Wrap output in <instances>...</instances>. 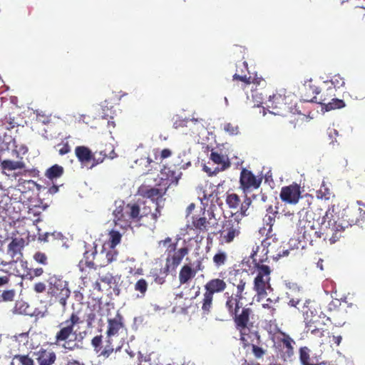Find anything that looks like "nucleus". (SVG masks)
<instances>
[{
    "label": "nucleus",
    "instance_id": "864d4df0",
    "mask_svg": "<svg viewBox=\"0 0 365 365\" xmlns=\"http://www.w3.org/2000/svg\"><path fill=\"white\" fill-rule=\"evenodd\" d=\"M57 146L60 147V148L58 149V153L61 155H66L71 151V147L68 142L62 144H58Z\"/></svg>",
    "mask_w": 365,
    "mask_h": 365
},
{
    "label": "nucleus",
    "instance_id": "774afa93",
    "mask_svg": "<svg viewBox=\"0 0 365 365\" xmlns=\"http://www.w3.org/2000/svg\"><path fill=\"white\" fill-rule=\"evenodd\" d=\"M172 240L170 237H166L165 240H161L160 242V243L163 244L164 246H166L168 245V246L170 244H173V242H171Z\"/></svg>",
    "mask_w": 365,
    "mask_h": 365
},
{
    "label": "nucleus",
    "instance_id": "72a5a7b5",
    "mask_svg": "<svg viewBox=\"0 0 365 365\" xmlns=\"http://www.w3.org/2000/svg\"><path fill=\"white\" fill-rule=\"evenodd\" d=\"M134 290L137 292L138 298H143L148 289V282L143 278L137 279L133 285Z\"/></svg>",
    "mask_w": 365,
    "mask_h": 365
},
{
    "label": "nucleus",
    "instance_id": "79ce46f5",
    "mask_svg": "<svg viewBox=\"0 0 365 365\" xmlns=\"http://www.w3.org/2000/svg\"><path fill=\"white\" fill-rule=\"evenodd\" d=\"M14 360L18 361V365H34V360L28 355H15Z\"/></svg>",
    "mask_w": 365,
    "mask_h": 365
},
{
    "label": "nucleus",
    "instance_id": "2eb2a0df",
    "mask_svg": "<svg viewBox=\"0 0 365 365\" xmlns=\"http://www.w3.org/2000/svg\"><path fill=\"white\" fill-rule=\"evenodd\" d=\"M267 106L272 109L270 112L273 114L282 115L284 111L289 108L287 97L282 93H274L269 96Z\"/></svg>",
    "mask_w": 365,
    "mask_h": 365
},
{
    "label": "nucleus",
    "instance_id": "e2e57ef3",
    "mask_svg": "<svg viewBox=\"0 0 365 365\" xmlns=\"http://www.w3.org/2000/svg\"><path fill=\"white\" fill-rule=\"evenodd\" d=\"M112 279H113V277L111 275L101 277V282H106L108 284H110L111 282Z\"/></svg>",
    "mask_w": 365,
    "mask_h": 365
},
{
    "label": "nucleus",
    "instance_id": "052dcab7",
    "mask_svg": "<svg viewBox=\"0 0 365 365\" xmlns=\"http://www.w3.org/2000/svg\"><path fill=\"white\" fill-rule=\"evenodd\" d=\"M96 318V314L93 312H91L86 315V322L88 325H91Z\"/></svg>",
    "mask_w": 365,
    "mask_h": 365
},
{
    "label": "nucleus",
    "instance_id": "4be33fe9",
    "mask_svg": "<svg viewBox=\"0 0 365 365\" xmlns=\"http://www.w3.org/2000/svg\"><path fill=\"white\" fill-rule=\"evenodd\" d=\"M25 245V240L21 238H14L8 245L7 252L16 262L20 259L22 256V250Z\"/></svg>",
    "mask_w": 365,
    "mask_h": 365
},
{
    "label": "nucleus",
    "instance_id": "423d86ee",
    "mask_svg": "<svg viewBox=\"0 0 365 365\" xmlns=\"http://www.w3.org/2000/svg\"><path fill=\"white\" fill-rule=\"evenodd\" d=\"M115 209L113 212V221L115 226L123 229L130 227L133 222H137L140 217V207L135 203L125 204L120 202L119 205L115 203Z\"/></svg>",
    "mask_w": 365,
    "mask_h": 365
},
{
    "label": "nucleus",
    "instance_id": "13d9d810",
    "mask_svg": "<svg viewBox=\"0 0 365 365\" xmlns=\"http://www.w3.org/2000/svg\"><path fill=\"white\" fill-rule=\"evenodd\" d=\"M172 155L171 150L168 148H165L160 152V159L163 160L168 158Z\"/></svg>",
    "mask_w": 365,
    "mask_h": 365
},
{
    "label": "nucleus",
    "instance_id": "bb28decb",
    "mask_svg": "<svg viewBox=\"0 0 365 365\" xmlns=\"http://www.w3.org/2000/svg\"><path fill=\"white\" fill-rule=\"evenodd\" d=\"M299 360L302 365H319L320 359L317 356H311L310 350L307 346L299 349Z\"/></svg>",
    "mask_w": 365,
    "mask_h": 365
},
{
    "label": "nucleus",
    "instance_id": "c756f323",
    "mask_svg": "<svg viewBox=\"0 0 365 365\" xmlns=\"http://www.w3.org/2000/svg\"><path fill=\"white\" fill-rule=\"evenodd\" d=\"M197 270L190 265H183L179 272V282L180 284L189 283L196 275Z\"/></svg>",
    "mask_w": 365,
    "mask_h": 365
},
{
    "label": "nucleus",
    "instance_id": "5701e85b",
    "mask_svg": "<svg viewBox=\"0 0 365 365\" xmlns=\"http://www.w3.org/2000/svg\"><path fill=\"white\" fill-rule=\"evenodd\" d=\"M98 153L99 154V157H96V159L94 160V163H92L91 168L103 163L106 158L113 159L116 157L114 146L111 143L105 144L104 147L101 148L99 151L95 152L96 155Z\"/></svg>",
    "mask_w": 365,
    "mask_h": 365
},
{
    "label": "nucleus",
    "instance_id": "8fccbe9b",
    "mask_svg": "<svg viewBox=\"0 0 365 365\" xmlns=\"http://www.w3.org/2000/svg\"><path fill=\"white\" fill-rule=\"evenodd\" d=\"M102 335L96 336L91 339V345L94 348V350L96 353H99L100 351L102 349Z\"/></svg>",
    "mask_w": 365,
    "mask_h": 365
},
{
    "label": "nucleus",
    "instance_id": "c85d7f7f",
    "mask_svg": "<svg viewBox=\"0 0 365 365\" xmlns=\"http://www.w3.org/2000/svg\"><path fill=\"white\" fill-rule=\"evenodd\" d=\"M214 217L212 212L209 213V220L205 217H192V225L200 232H206L210 228V220Z\"/></svg>",
    "mask_w": 365,
    "mask_h": 365
},
{
    "label": "nucleus",
    "instance_id": "9b49d317",
    "mask_svg": "<svg viewBox=\"0 0 365 365\" xmlns=\"http://www.w3.org/2000/svg\"><path fill=\"white\" fill-rule=\"evenodd\" d=\"M302 312L304 322L309 327L313 324H325L324 320L330 321V317L322 311L320 304L314 301H306Z\"/></svg>",
    "mask_w": 365,
    "mask_h": 365
},
{
    "label": "nucleus",
    "instance_id": "3c124183",
    "mask_svg": "<svg viewBox=\"0 0 365 365\" xmlns=\"http://www.w3.org/2000/svg\"><path fill=\"white\" fill-rule=\"evenodd\" d=\"M34 259L36 262H38L41 264H43V265L48 264V257H47L46 255L43 252H36L34 255Z\"/></svg>",
    "mask_w": 365,
    "mask_h": 365
},
{
    "label": "nucleus",
    "instance_id": "b1692460",
    "mask_svg": "<svg viewBox=\"0 0 365 365\" xmlns=\"http://www.w3.org/2000/svg\"><path fill=\"white\" fill-rule=\"evenodd\" d=\"M36 355L38 365H53L56 361V354L51 350L41 349Z\"/></svg>",
    "mask_w": 365,
    "mask_h": 365
},
{
    "label": "nucleus",
    "instance_id": "09e8293b",
    "mask_svg": "<svg viewBox=\"0 0 365 365\" xmlns=\"http://www.w3.org/2000/svg\"><path fill=\"white\" fill-rule=\"evenodd\" d=\"M331 85L334 88H339L345 85L344 78L339 74H336L331 78Z\"/></svg>",
    "mask_w": 365,
    "mask_h": 365
},
{
    "label": "nucleus",
    "instance_id": "37998d69",
    "mask_svg": "<svg viewBox=\"0 0 365 365\" xmlns=\"http://www.w3.org/2000/svg\"><path fill=\"white\" fill-rule=\"evenodd\" d=\"M29 308L27 303L23 301H17L14 308V312L20 314H29L28 309Z\"/></svg>",
    "mask_w": 365,
    "mask_h": 365
},
{
    "label": "nucleus",
    "instance_id": "f8f14e48",
    "mask_svg": "<svg viewBox=\"0 0 365 365\" xmlns=\"http://www.w3.org/2000/svg\"><path fill=\"white\" fill-rule=\"evenodd\" d=\"M262 176H256L251 170L243 168L240 172V188L245 194L258 189L262 182Z\"/></svg>",
    "mask_w": 365,
    "mask_h": 365
},
{
    "label": "nucleus",
    "instance_id": "ea45409f",
    "mask_svg": "<svg viewBox=\"0 0 365 365\" xmlns=\"http://www.w3.org/2000/svg\"><path fill=\"white\" fill-rule=\"evenodd\" d=\"M225 202L231 209H236L240 203V197L236 193H227Z\"/></svg>",
    "mask_w": 365,
    "mask_h": 365
},
{
    "label": "nucleus",
    "instance_id": "4c0bfd02",
    "mask_svg": "<svg viewBox=\"0 0 365 365\" xmlns=\"http://www.w3.org/2000/svg\"><path fill=\"white\" fill-rule=\"evenodd\" d=\"M227 257L226 252L219 250L212 258L215 266L217 267L224 266L227 261Z\"/></svg>",
    "mask_w": 365,
    "mask_h": 365
},
{
    "label": "nucleus",
    "instance_id": "58836bf2",
    "mask_svg": "<svg viewBox=\"0 0 365 365\" xmlns=\"http://www.w3.org/2000/svg\"><path fill=\"white\" fill-rule=\"evenodd\" d=\"M122 235L117 230H112L109 232V240L103 245H108L110 247L115 248L120 242Z\"/></svg>",
    "mask_w": 365,
    "mask_h": 365
},
{
    "label": "nucleus",
    "instance_id": "412c9836",
    "mask_svg": "<svg viewBox=\"0 0 365 365\" xmlns=\"http://www.w3.org/2000/svg\"><path fill=\"white\" fill-rule=\"evenodd\" d=\"M155 211L151 212V208L149 206H144L142 212H140V217L137 219V222L140 225H144L145 218H149L150 220V225H155L158 221V217L160 216V210L158 202L155 203Z\"/></svg>",
    "mask_w": 365,
    "mask_h": 365
},
{
    "label": "nucleus",
    "instance_id": "aec40b11",
    "mask_svg": "<svg viewBox=\"0 0 365 365\" xmlns=\"http://www.w3.org/2000/svg\"><path fill=\"white\" fill-rule=\"evenodd\" d=\"M124 328L123 317L118 312L115 317L108 319L106 336L113 338V336H118Z\"/></svg>",
    "mask_w": 365,
    "mask_h": 365
},
{
    "label": "nucleus",
    "instance_id": "338daca9",
    "mask_svg": "<svg viewBox=\"0 0 365 365\" xmlns=\"http://www.w3.org/2000/svg\"><path fill=\"white\" fill-rule=\"evenodd\" d=\"M342 340V337L341 336H333V341L337 346H339Z\"/></svg>",
    "mask_w": 365,
    "mask_h": 365
},
{
    "label": "nucleus",
    "instance_id": "c03bdc74",
    "mask_svg": "<svg viewBox=\"0 0 365 365\" xmlns=\"http://www.w3.org/2000/svg\"><path fill=\"white\" fill-rule=\"evenodd\" d=\"M224 130L231 135H237L240 133L238 125L232 123H226L223 126Z\"/></svg>",
    "mask_w": 365,
    "mask_h": 365
},
{
    "label": "nucleus",
    "instance_id": "dca6fc26",
    "mask_svg": "<svg viewBox=\"0 0 365 365\" xmlns=\"http://www.w3.org/2000/svg\"><path fill=\"white\" fill-rule=\"evenodd\" d=\"M267 214L265 215L263 221L264 227L259 230V232L263 235H264L267 239L272 238L274 235L272 233V226L275 222V218L278 214V207H273L269 205L266 209Z\"/></svg>",
    "mask_w": 365,
    "mask_h": 365
},
{
    "label": "nucleus",
    "instance_id": "9d476101",
    "mask_svg": "<svg viewBox=\"0 0 365 365\" xmlns=\"http://www.w3.org/2000/svg\"><path fill=\"white\" fill-rule=\"evenodd\" d=\"M189 249L187 246L177 249V243H173L167 246L166 262L161 272L167 276L170 271L175 270L181 263L182 259L188 254Z\"/></svg>",
    "mask_w": 365,
    "mask_h": 365
},
{
    "label": "nucleus",
    "instance_id": "f03ea898",
    "mask_svg": "<svg viewBox=\"0 0 365 365\" xmlns=\"http://www.w3.org/2000/svg\"><path fill=\"white\" fill-rule=\"evenodd\" d=\"M363 210L360 207L351 208L344 210L341 218L336 220L329 208L323 216L322 230L324 240H329L330 244H334L342 236V232L346 228L359 222V217Z\"/></svg>",
    "mask_w": 365,
    "mask_h": 365
},
{
    "label": "nucleus",
    "instance_id": "49530a36",
    "mask_svg": "<svg viewBox=\"0 0 365 365\" xmlns=\"http://www.w3.org/2000/svg\"><path fill=\"white\" fill-rule=\"evenodd\" d=\"M15 296L14 289L4 290L0 292V302H11Z\"/></svg>",
    "mask_w": 365,
    "mask_h": 365
},
{
    "label": "nucleus",
    "instance_id": "6e6d98bb",
    "mask_svg": "<svg viewBox=\"0 0 365 365\" xmlns=\"http://www.w3.org/2000/svg\"><path fill=\"white\" fill-rule=\"evenodd\" d=\"M312 87H317L313 83L312 80H309L307 81H305V83L303 85V90L307 93V92H310L313 95V88Z\"/></svg>",
    "mask_w": 365,
    "mask_h": 365
},
{
    "label": "nucleus",
    "instance_id": "69168bd1",
    "mask_svg": "<svg viewBox=\"0 0 365 365\" xmlns=\"http://www.w3.org/2000/svg\"><path fill=\"white\" fill-rule=\"evenodd\" d=\"M58 191V186H57V185H52L48 189V192L52 195L56 193Z\"/></svg>",
    "mask_w": 365,
    "mask_h": 365
},
{
    "label": "nucleus",
    "instance_id": "a18cd8bd",
    "mask_svg": "<svg viewBox=\"0 0 365 365\" xmlns=\"http://www.w3.org/2000/svg\"><path fill=\"white\" fill-rule=\"evenodd\" d=\"M331 192L330 190L324 185H322L317 192V197L319 199L329 200L331 197Z\"/></svg>",
    "mask_w": 365,
    "mask_h": 365
},
{
    "label": "nucleus",
    "instance_id": "a19ab883",
    "mask_svg": "<svg viewBox=\"0 0 365 365\" xmlns=\"http://www.w3.org/2000/svg\"><path fill=\"white\" fill-rule=\"evenodd\" d=\"M325 324H311L310 327L308 325H305V328L307 329V332H310L312 334L322 337L324 336V329L322 327H320L321 325H324Z\"/></svg>",
    "mask_w": 365,
    "mask_h": 365
},
{
    "label": "nucleus",
    "instance_id": "2f4dec72",
    "mask_svg": "<svg viewBox=\"0 0 365 365\" xmlns=\"http://www.w3.org/2000/svg\"><path fill=\"white\" fill-rule=\"evenodd\" d=\"M181 175V172L176 171L170 167L164 166L161 170L162 180L169 181L170 185L173 183L177 184Z\"/></svg>",
    "mask_w": 365,
    "mask_h": 365
},
{
    "label": "nucleus",
    "instance_id": "4468645a",
    "mask_svg": "<svg viewBox=\"0 0 365 365\" xmlns=\"http://www.w3.org/2000/svg\"><path fill=\"white\" fill-rule=\"evenodd\" d=\"M294 344L295 341L294 339L284 332H282L279 336L276 337L275 347L284 361L289 359L293 356Z\"/></svg>",
    "mask_w": 365,
    "mask_h": 365
},
{
    "label": "nucleus",
    "instance_id": "5fc2aeb1",
    "mask_svg": "<svg viewBox=\"0 0 365 365\" xmlns=\"http://www.w3.org/2000/svg\"><path fill=\"white\" fill-rule=\"evenodd\" d=\"M43 269L41 267H38L35 269H31L29 274L30 275V279H32L34 277H40L43 274Z\"/></svg>",
    "mask_w": 365,
    "mask_h": 365
},
{
    "label": "nucleus",
    "instance_id": "7ed1b4c3",
    "mask_svg": "<svg viewBox=\"0 0 365 365\" xmlns=\"http://www.w3.org/2000/svg\"><path fill=\"white\" fill-rule=\"evenodd\" d=\"M81 323L83 321L78 314L72 312L67 319L58 324V330L55 334L53 344L61 346L69 351L81 349L83 347L81 344L83 337L81 336V334L78 335L74 330L75 327Z\"/></svg>",
    "mask_w": 365,
    "mask_h": 365
},
{
    "label": "nucleus",
    "instance_id": "20e7f679",
    "mask_svg": "<svg viewBox=\"0 0 365 365\" xmlns=\"http://www.w3.org/2000/svg\"><path fill=\"white\" fill-rule=\"evenodd\" d=\"M298 222L297 223V235L299 242L312 245L318 238L323 237L322 222L319 231L317 230L316 224L318 223L320 215L316 218L317 214L312 209H303L298 212Z\"/></svg>",
    "mask_w": 365,
    "mask_h": 365
},
{
    "label": "nucleus",
    "instance_id": "ddd939ff",
    "mask_svg": "<svg viewBox=\"0 0 365 365\" xmlns=\"http://www.w3.org/2000/svg\"><path fill=\"white\" fill-rule=\"evenodd\" d=\"M313 88V96L304 95L302 96L303 101L305 102L317 103L322 105V108L324 109L325 104L332 97L335 96V90L332 86L325 88L323 87H312Z\"/></svg>",
    "mask_w": 365,
    "mask_h": 365
},
{
    "label": "nucleus",
    "instance_id": "0e129e2a",
    "mask_svg": "<svg viewBox=\"0 0 365 365\" xmlns=\"http://www.w3.org/2000/svg\"><path fill=\"white\" fill-rule=\"evenodd\" d=\"M66 365H85L83 363H81L77 360L71 359L68 361Z\"/></svg>",
    "mask_w": 365,
    "mask_h": 365
},
{
    "label": "nucleus",
    "instance_id": "bf43d9fd",
    "mask_svg": "<svg viewBox=\"0 0 365 365\" xmlns=\"http://www.w3.org/2000/svg\"><path fill=\"white\" fill-rule=\"evenodd\" d=\"M37 118L39 121L42 122L43 123L46 124L49 122V117L48 115H46L44 114H41L39 113H37Z\"/></svg>",
    "mask_w": 365,
    "mask_h": 365
},
{
    "label": "nucleus",
    "instance_id": "393cba45",
    "mask_svg": "<svg viewBox=\"0 0 365 365\" xmlns=\"http://www.w3.org/2000/svg\"><path fill=\"white\" fill-rule=\"evenodd\" d=\"M75 154L78 160L83 165L87 164L92 161L94 163V160L96 159L95 153L86 146L79 145L75 148Z\"/></svg>",
    "mask_w": 365,
    "mask_h": 365
},
{
    "label": "nucleus",
    "instance_id": "680f3d73",
    "mask_svg": "<svg viewBox=\"0 0 365 365\" xmlns=\"http://www.w3.org/2000/svg\"><path fill=\"white\" fill-rule=\"evenodd\" d=\"M9 282V277L8 276L0 277V287L8 284Z\"/></svg>",
    "mask_w": 365,
    "mask_h": 365
},
{
    "label": "nucleus",
    "instance_id": "6ab92c4d",
    "mask_svg": "<svg viewBox=\"0 0 365 365\" xmlns=\"http://www.w3.org/2000/svg\"><path fill=\"white\" fill-rule=\"evenodd\" d=\"M118 252L115 248L103 245L101 251L98 254L96 262L99 267H106L116 259Z\"/></svg>",
    "mask_w": 365,
    "mask_h": 365
},
{
    "label": "nucleus",
    "instance_id": "39448f33",
    "mask_svg": "<svg viewBox=\"0 0 365 365\" xmlns=\"http://www.w3.org/2000/svg\"><path fill=\"white\" fill-rule=\"evenodd\" d=\"M241 230V219L236 214H232L222 221L220 229L213 234L217 235L219 245H225L231 244L235 239L239 238Z\"/></svg>",
    "mask_w": 365,
    "mask_h": 365
},
{
    "label": "nucleus",
    "instance_id": "e433bc0d",
    "mask_svg": "<svg viewBox=\"0 0 365 365\" xmlns=\"http://www.w3.org/2000/svg\"><path fill=\"white\" fill-rule=\"evenodd\" d=\"M346 103L343 100L331 98L324 106L326 111H329L334 109H340L344 108Z\"/></svg>",
    "mask_w": 365,
    "mask_h": 365
},
{
    "label": "nucleus",
    "instance_id": "c9c22d12",
    "mask_svg": "<svg viewBox=\"0 0 365 365\" xmlns=\"http://www.w3.org/2000/svg\"><path fill=\"white\" fill-rule=\"evenodd\" d=\"M1 166L3 170L9 171L17 169H23L25 168V163L22 161H14L11 160H4L1 161Z\"/></svg>",
    "mask_w": 365,
    "mask_h": 365
},
{
    "label": "nucleus",
    "instance_id": "1a4fd4ad",
    "mask_svg": "<svg viewBox=\"0 0 365 365\" xmlns=\"http://www.w3.org/2000/svg\"><path fill=\"white\" fill-rule=\"evenodd\" d=\"M48 294L51 298H54V301L58 302L65 309L67 300L71 295L68 282L60 277L53 275L48 278Z\"/></svg>",
    "mask_w": 365,
    "mask_h": 365
},
{
    "label": "nucleus",
    "instance_id": "f3484780",
    "mask_svg": "<svg viewBox=\"0 0 365 365\" xmlns=\"http://www.w3.org/2000/svg\"><path fill=\"white\" fill-rule=\"evenodd\" d=\"M300 195V186L296 183L282 187L279 193L282 201L293 205L298 202Z\"/></svg>",
    "mask_w": 365,
    "mask_h": 365
},
{
    "label": "nucleus",
    "instance_id": "f257e3e1",
    "mask_svg": "<svg viewBox=\"0 0 365 365\" xmlns=\"http://www.w3.org/2000/svg\"><path fill=\"white\" fill-rule=\"evenodd\" d=\"M247 284L246 277L242 274H235L233 286L236 292H225V307L232 318L235 328L240 332V341L244 348L252 347V352L256 359L262 358L267 350L261 346L262 340L259 331L255 327V312L251 307L243 306L242 299L245 287Z\"/></svg>",
    "mask_w": 365,
    "mask_h": 365
},
{
    "label": "nucleus",
    "instance_id": "f704fd0d",
    "mask_svg": "<svg viewBox=\"0 0 365 365\" xmlns=\"http://www.w3.org/2000/svg\"><path fill=\"white\" fill-rule=\"evenodd\" d=\"M63 173V168L58 164H55L46 170L45 175L49 180H53L61 177Z\"/></svg>",
    "mask_w": 365,
    "mask_h": 365
},
{
    "label": "nucleus",
    "instance_id": "cd10ccee",
    "mask_svg": "<svg viewBox=\"0 0 365 365\" xmlns=\"http://www.w3.org/2000/svg\"><path fill=\"white\" fill-rule=\"evenodd\" d=\"M138 193L143 197L150 198L153 200V203L155 205V200H158L163 196V192L160 189L155 187H150L148 186L142 185L138 188Z\"/></svg>",
    "mask_w": 365,
    "mask_h": 365
},
{
    "label": "nucleus",
    "instance_id": "a878e982",
    "mask_svg": "<svg viewBox=\"0 0 365 365\" xmlns=\"http://www.w3.org/2000/svg\"><path fill=\"white\" fill-rule=\"evenodd\" d=\"M233 80L242 81L244 83L243 89L251 83L257 86L265 84L264 79L261 76H258L257 74L254 76L249 75V76H247V75H240L236 73L233 75Z\"/></svg>",
    "mask_w": 365,
    "mask_h": 365
},
{
    "label": "nucleus",
    "instance_id": "4d7b16f0",
    "mask_svg": "<svg viewBox=\"0 0 365 365\" xmlns=\"http://www.w3.org/2000/svg\"><path fill=\"white\" fill-rule=\"evenodd\" d=\"M34 290L36 293H43L46 291V284L41 282H37L34 286Z\"/></svg>",
    "mask_w": 365,
    "mask_h": 365
},
{
    "label": "nucleus",
    "instance_id": "0eeeda50",
    "mask_svg": "<svg viewBox=\"0 0 365 365\" xmlns=\"http://www.w3.org/2000/svg\"><path fill=\"white\" fill-rule=\"evenodd\" d=\"M256 252L252 255L253 262L255 263V268L256 272V277L254 279L253 289L256 292L257 295L260 297L267 296V291L272 289L270 284V274L271 269L268 265L262 264V259L256 258Z\"/></svg>",
    "mask_w": 365,
    "mask_h": 365
},
{
    "label": "nucleus",
    "instance_id": "7c9ffc66",
    "mask_svg": "<svg viewBox=\"0 0 365 365\" xmlns=\"http://www.w3.org/2000/svg\"><path fill=\"white\" fill-rule=\"evenodd\" d=\"M210 159L218 165H220V170H225L230 167V162L227 155H224L214 150H211Z\"/></svg>",
    "mask_w": 365,
    "mask_h": 365
},
{
    "label": "nucleus",
    "instance_id": "de8ad7c7",
    "mask_svg": "<svg viewBox=\"0 0 365 365\" xmlns=\"http://www.w3.org/2000/svg\"><path fill=\"white\" fill-rule=\"evenodd\" d=\"M252 204V200L250 197L245 194V197L244 198V200L242 203L240 205V214L242 216H247L249 213L247 212V210L250 207V206Z\"/></svg>",
    "mask_w": 365,
    "mask_h": 365
},
{
    "label": "nucleus",
    "instance_id": "603ef678",
    "mask_svg": "<svg viewBox=\"0 0 365 365\" xmlns=\"http://www.w3.org/2000/svg\"><path fill=\"white\" fill-rule=\"evenodd\" d=\"M150 361L151 358L150 355H144L140 352L138 353V365H152Z\"/></svg>",
    "mask_w": 365,
    "mask_h": 365
},
{
    "label": "nucleus",
    "instance_id": "473e14b6",
    "mask_svg": "<svg viewBox=\"0 0 365 365\" xmlns=\"http://www.w3.org/2000/svg\"><path fill=\"white\" fill-rule=\"evenodd\" d=\"M113 338L106 336V345L104 348L100 351L98 356L107 359L113 353V351L116 352L120 349V346L115 348L113 344Z\"/></svg>",
    "mask_w": 365,
    "mask_h": 365
},
{
    "label": "nucleus",
    "instance_id": "a211bd4d",
    "mask_svg": "<svg viewBox=\"0 0 365 365\" xmlns=\"http://www.w3.org/2000/svg\"><path fill=\"white\" fill-rule=\"evenodd\" d=\"M86 250L83 253V258L80 260L78 266L81 270L85 268H95L98 266L96 259L98 255L96 250V246L86 247Z\"/></svg>",
    "mask_w": 365,
    "mask_h": 365
},
{
    "label": "nucleus",
    "instance_id": "6e6552de",
    "mask_svg": "<svg viewBox=\"0 0 365 365\" xmlns=\"http://www.w3.org/2000/svg\"><path fill=\"white\" fill-rule=\"evenodd\" d=\"M227 288V283L223 279L212 278L204 285L205 292L200 302L203 314H209L213 307L214 295L223 292Z\"/></svg>",
    "mask_w": 365,
    "mask_h": 365
}]
</instances>
